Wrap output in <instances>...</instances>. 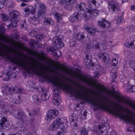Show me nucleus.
I'll use <instances>...</instances> for the list:
<instances>
[{"instance_id":"1","label":"nucleus","mask_w":135,"mask_h":135,"mask_svg":"<svg viewBox=\"0 0 135 135\" xmlns=\"http://www.w3.org/2000/svg\"><path fill=\"white\" fill-rule=\"evenodd\" d=\"M62 118L55 119L49 127L52 131H56L57 135H64L66 132L67 127L65 126L64 122Z\"/></svg>"},{"instance_id":"2","label":"nucleus","mask_w":135,"mask_h":135,"mask_svg":"<svg viewBox=\"0 0 135 135\" xmlns=\"http://www.w3.org/2000/svg\"><path fill=\"white\" fill-rule=\"evenodd\" d=\"M38 5V7H37L38 12L36 14H34L32 15V16L29 18L30 22L33 23L34 25L38 23L39 22L37 19L39 18L40 16H42L45 13L46 6L43 3L40 2L36 4V6Z\"/></svg>"},{"instance_id":"3","label":"nucleus","mask_w":135,"mask_h":135,"mask_svg":"<svg viewBox=\"0 0 135 135\" xmlns=\"http://www.w3.org/2000/svg\"><path fill=\"white\" fill-rule=\"evenodd\" d=\"M111 94L112 97L118 102L124 103L135 110V102L130 99H125L123 96L119 93L115 94L112 92Z\"/></svg>"},{"instance_id":"4","label":"nucleus","mask_w":135,"mask_h":135,"mask_svg":"<svg viewBox=\"0 0 135 135\" xmlns=\"http://www.w3.org/2000/svg\"><path fill=\"white\" fill-rule=\"evenodd\" d=\"M93 4V0H89V7L91 9L85 8L86 6L84 3H80V4L76 5V7L78 10L80 11L85 10V11L86 12V13H84L83 14H86V17H89V19L91 15H93V9L91 8Z\"/></svg>"},{"instance_id":"5","label":"nucleus","mask_w":135,"mask_h":135,"mask_svg":"<svg viewBox=\"0 0 135 135\" xmlns=\"http://www.w3.org/2000/svg\"><path fill=\"white\" fill-rule=\"evenodd\" d=\"M42 96L35 95L32 96V100L34 103L37 104H39L44 101H46L49 98V97L47 95L46 91L43 90L41 92Z\"/></svg>"},{"instance_id":"6","label":"nucleus","mask_w":135,"mask_h":135,"mask_svg":"<svg viewBox=\"0 0 135 135\" xmlns=\"http://www.w3.org/2000/svg\"><path fill=\"white\" fill-rule=\"evenodd\" d=\"M61 36H60L57 37H54L52 40V42L55 44V45L53 48H50L49 49V50L51 52H53L55 50L57 49H59L61 47H63L64 44L62 42V40L61 38Z\"/></svg>"},{"instance_id":"7","label":"nucleus","mask_w":135,"mask_h":135,"mask_svg":"<svg viewBox=\"0 0 135 135\" xmlns=\"http://www.w3.org/2000/svg\"><path fill=\"white\" fill-rule=\"evenodd\" d=\"M86 16V14L75 12L70 17V21L72 23L77 22L80 20L81 18L84 19L85 20H88L89 17Z\"/></svg>"},{"instance_id":"8","label":"nucleus","mask_w":135,"mask_h":135,"mask_svg":"<svg viewBox=\"0 0 135 135\" xmlns=\"http://www.w3.org/2000/svg\"><path fill=\"white\" fill-rule=\"evenodd\" d=\"M10 16V20L12 22L11 23L8 25V27H15L17 25V18L19 16L20 13L17 11H14L9 13Z\"/></svg>"},{"instance_id":"9","label":"nucleus","mask_w":135,"mask_h":135,"mask_svg":"<svg viewBox=\"0 0 135 135\" xmlns=\"http://www.w3.org/2000/svg\"><path fill=\"white\" fill-rule=\"evenodd\" d=\"M73 72L74 74L75 77L90 86H92L93 85V81L90 78L84 76L79 72L76 73L74 72Z\"/></svg>"},{"instance_id":"10","label":"nucleus","mask_w":135,"mask_h":135,"mask_svg":"<svg viewBox=\"0 0 135 135\" xmlns=\"http://www.w3.org/2000/svg\"><path fill=\"white\" fill-rule=\"evenodd\" d=\"M9 125V122L2 114V113L0 112V129L6 128Z\"/></svg>"},{"instance_id":"11","label":"nucleus","mask_w":135,"mask_h":135,"mask_svg":"<svg viewBox=\"0 0 135 135\" xmlns=\"http://www.w3.org/2000/svg\"><path fill=\"white\" fill-rule=\"evenodd\" d=\"M59 114L58 111L55 109H52L49 110L47 113L45 119L47 121L50 122Z\"/></svg>"},{"instance_id":"12","label":"nucleus","mask_w":135,"mask_h":135,"mask_svg":"<svg viewBox=\"0 0 135 135\" xmlns=\"http://www.w3.org/2000/svg\"><path fill=\"white\" fill-rule=\"evenodd\" d=\"M54 93V98L52 100L53 103L56 106L59 105L61 102L60 97L58 94V90L55 89Z\"/></svg>"},{"instance_id":"13","label":"nucleus","mask_w":135,"mask_h":135,"mask_svg":"<svg viewBox=\"0 0 135 135\" xmlns=\"http://www.w3.org/2000/svg\"><path fill=\"white\" fill-rule=\"evenodd\" d=\"M109 6L114 13H117L119 11L120 9L119 4L115 1L111 2Z\"/></svg>"},{"instance_id":"14","label":"nucleus","mask_w":135,"mask_h":135,"mask_svg":"<svg viewBox=\"0 0 135 135\" xmlns=\"http://www.w3.org/2000/svg\"><path fill=\"white\" fill-rule=\"evenodd\" d=\"M98 25L103 28H106L110 27V24L104 18H100L98 22Z\"/></svg>"},{"instance_id":"15","label":"nucleus","mask_w":135,"mask_h":135,"mask_svg":"<svg viewBox=\"0 0 135 135\" xmlns=\"http://www.w3.org/2000/svg\"><path fill=\"white\" fill-rule=\"evenodd\" d=\"M17 118L24 124L26 123V120L27 117L23 111H20L18 113Z\"/></svg>"},{"instance_id":"16","label":"nucleus","mask_w":135,"mask_h":135,"mask_svg":"<svg viewBox=\"0 0 135 135\" xmlns=\"http://www.w3.org/2000/svg\"><path fill=\"white\" fill-rule=\"evenodd\" d=\"M98 128L100 130L101 129L100 132L102 135H107L108 134V129H109V127H108L107 129H106V127L104 124H102V125H98Z\"/></svg>"},{"instance_id":"17","label":"nucleus","mask_w":135,"mask_h":135,"mask_svg":"<svg viewBox=\"0 0 135 135\" xmlns=\"http://www.w3.org/2000/svg\"><path fill=\"white\" fill-rule=\"evenodd\" d=\"M35 11V9L33 7L31 6H28L27 7L24 9V11L25 12V14L28 15L30 13H32L31 16L30 17L32 16V15L35 14V13H33ZM29 21L30 22V20H29Z\"/></svg>"},{"instance_id":"18","label":"nucleus","mask_w":135,"mask_h":135,"mask_svg":"<svg viewBox=\"0 0 135 135\" xmlns=\"http://www.w3.org/2000/svg\"><path fill=\"white\" fill-rule=\"evenodd\" d=\"M21 96L18 95L17 98L13 97V98H10L9 101L12 103L17 104L21 102Z\"/></svg>"},{"instance_id":"19","label":"nucleus","mask_w":135,"mask_h":135,"mask_svg":"<svg viewBox=\"0 0 135 135\" xmlns=\"http://www.w3.org/2000/svg\"><path fill=\"white\" fill-rule=\"evenodd\" d=\"M53 14L54 16V18L57 20L58 22L59 23L61 21L62 17L61 15L55 11L53 13Z\"/></svg>"},{"instance_id":"20","label":"nucleus","mask_w":135,"mask_h":135,"mask_svg":"<svg viewBox=\"0 0 135 135\" xmlns=\"http://www.w3.org/2000/svg\"><path fill=\"white\" fill-rule=\"evenodd\" d=\"M5 86L6 89L4 90V93H5V94L7 95V94L4 93V91L6 92V91L8 89V87L6 85H4V86ZM18 88H16V86L15 87H12L11 88H9L8 89V90L9 92L10 93H16L17 92V89H18Z\"/></svg>"},{"instance_id":"21","label":"nucleus","mask_w":135,"mask_h":135,"mask_svg":"<svg viewBox=\"0 0 135 135\" xmlns=\"http://www.w3.org/2000/svg\"><path fill=\"white\" fill-rule=\"evenodd\" d=\"M54 24L53 20L50 18L45 17L44 20V24L45 25H52Z\"/></svg>"},{"instance_id":"22","label":"nucleus","mask_w":135,"mask_h":135,"mask_svg":"<svg viewBox=\"0 0 135 135\" xmlns=\"http://www.w3.org/2000/svg\"><path fill=\"white\" fill-rule=\"evenodd\" d=\"M93 88L96 87L97 89L99 91H103V89L101 88L102 86L100 84L97 83L96 81L93 79Z\"/></svg>"},{"instance_id":"23","label":"nucleus","mask_w":135,"mask_h":135,"mask_svg":"<svg viewBox=\"0 0 135 135\" xmlns=\"http://www.w3.org/2000/svg\"><path fill=\"white\" fill-rule=\"evenodd\" d=\"M110 75L112 79V81L114 82L115 81L114 80L116 79L117 76V72L114 71V70H112L110 72Z\"/></svg>"},{"instance_id":"24","label":"nucleus","mask_w":135,"mask_h":135,"mask_svg":"<svg viewBox=\"0 0 135 135\" xmlns=\"http://www.w3.org/2000/svg\"><path fill=\"white\" fill-rule=\"evenodd\" d=\"M100 54H101V56L100 55L99 56V58L100 59L102 58H103V60L104 62H106L107 61V56L108 55V54H105L104 53H100Z\"/></svg>"},{"instance_id":"25","label":"nucleus","mask_w":135,"mask_h":135,"mask_svg":"<svg viewBox=\"0 0 135 135\" xmlns=\"http://www.w3.org/2000/svg\"><path fill=\"white\" fill-rule=\"evenodd\" d=\"M84 36L83 35H81L79 33L76 34L75 35V38L77 40L81 41L84 39Z\"/></svg>"},{"instance_id":"26","label":"nucleus","mask_w":135,"mask_h":135,"mask_svg":"<svg viewBox=\"0 0 135 135\" xmlns=\"http://www.w3.org/2000/svg\"><path fill=\"white\" fill-rule=\"evenodd\" d=\"M117 23L118 25H120L122 23H124L125 21L122 16L119 17L117 19Z\"/></svg>"},{"instance_id":"27","label":"nucleus","mask_w":135,"mask_h":135,"mask_svg":"<svg viewBox=\"0 0 135 135\" xmlns=\"http://www.w3.org/2000/svg\"><path fill=\"white\" fill-rule=\"evenodd\" d=\"M6 78L4 79L3 78V80L5 81H8L10 78H12V75L11 74L10 71L9 72H7L6 74Z\"/></svg>"},{"instance_id":"28","label":"nucleus","mask_w":135,"mask_h":135,"mask_svg":"<svg viewBox=\"0 0 135 135\" xmlns=\"http://www.w3.org/2000/svg\"><path fill=\"white\" fill-rule=\"evenodd\" d=\"M129 64L130 66L132 67L133 70L135 71V60H131L129 61Z\"/></svg>"},{"instance_id":"29","label":"nucleus","mask_w":135,"mask_h":135,"mask_svg":"<svg viewBox=\"0 0 135 135\" xmlns=\"http://www.w3.org/2000/svg\"><path fill=\"white\" fill-rule=\"evenodd\" d=\"M7 103L3 101H0V108L3 109L6 108L7 105Z\"/></svg>"},{"instance_id":"30","label":"nucleus","mask_w":135,"mask_h":135,"mask_svg":"<svg viewBox=\"0 0 135 135\" xmlns=\"http://www.w3.org/2000/svg\"><path fill=\"white\" fill-rule=\"evenodd\" d=\"M96 70L97 71L94 73V76L95 78H97L98 77L100 72H101V69L100 68H97Z\"/></svg>"},{"instance_id":"31","label":"nucleus","mask_w":135,"mask_h":135,"mask_svg":"<svg viewBox=\"0 0 135 135\" xmlns=\"http://www.w3.org/2000/svg\"><path fill=\"white\" fill-rule=\"evenodd\" d=\"M1 16L2 19L3 21H7L9 19V17L6 14L1 13Z\"/></svg>"},{"instance_id":"32","label":"nucleus","mask_w":135,"mask_h":135,"mask_svg":"<svg viewBox=\"0 0 135 135\" xmlns=\"http://www.w3.org/2000/svg\"><path fill=\"white\" fill-rule=\"evenodd\" d=\"M84 28L86 29L87 31L91 35H93V34L92 31H93V29L92 28H91L88 26H87L86 25H85L84 26Z\"/></svg>"},{"instance_id":"33","label":"nucleus","mask_w":135,"mask_h":135,"mask_svg":"<svg viewBox=\"0 0 135 135\" xmlns=\"http://www.w3.org/2000/svg\"><path fill=\"white\" fill-rule=\"evenodd\" d=\"M70 118H69L70 121L71 122V124H72V123L74 122L75 120L76 119V118L74 117V116H76V114L74 113L70 115Z\"/></svg>"},{"instance_id":"34","label":"nucleus","mask_w":135,"mask_h":135,"mask_svg":"<svg viewBox=\"0 0 135 135\" xmlns=\"http://www.w3.org/2000/svg\"><path fill=\"white\" fill-rule=\"evenodd\" d=\"M128 89L131 92H135V86L129 85L128 86Z\"/></svg>"},{"instance_id":"35","label":"nucleus","mask_w":135,"mask_h":135,"mask_svg":"<svg viewBox=\"0 0 135 135\" xmlns=\"http://www.w3.org/2000/svg\"><path fill=\"white\" fill-rule=\"evenodd\" d=\"M87 115V112L86 110H85L83 114H81L80 115V117L83 119H86V116Z\"/></svg>"},{"instance_id":"36","label":"nucleus","mask_w":135,"mask_h":135,"mask_svg":"<svg viewBox=\"0 0 135 135\" xmlns=\"http://www.w3.org/2000/svg\"><path fill=\"white\" fill-rule=\"evenodd\" d=\"M128 47L129 48H135V40L128 44Z\"/></svg>"},{"instance_id":"37","label":"nucleus","mask_w":135,"mask_h":135,"mask_svg":"<svg viewBox=\"0 0 135 135\" xmlns=\"http://www.w3.org/2000/svg\"><path fill=\"white\" fill-rule=\"evenodd\" d=\"M81 134L80 135H88V133L85 128H83L80 131Z\"/></svg>"},{"instance_id":"38","label":"nucleus","mask_w":135,"mask_h":135,"mask_svg":"<svg viewBox=\"0 0 135 135\" xmlns=\"http://www.w3.org/2000/svg\"><path fill=\"white\" fill-rule=\"evenodd\" d=\"M118 62V61L116 58H114L113 59L112 63V65L114 66H116Z\"/></svg>"},{"instance_id":"39","label":"nucleus","mask_w":135,"mask_h":135,"mask_svg":"<svg viewBox=\"0 0 135 135\" xmlns=\"http://www.w3.org/2000/svg\"><path fill=\"white\" fill-rule=\"evenodd\" d=\"M100 12L99 11L96 9H93V16H97Z\"/></svg>"},{"instance_id":"40","label":"nucleus","mask_w":135,"mask_h":135,"mask_svg":"<svg viewBox=\"0 0 135 135\" xmlns=\"http://www.w3.org/2000/svg\"><path fill=\"white\" fill-rule=\"evenodd\" d=\"M61 70L68 74H69L70 73L68 70L65 68H61Z\"/></svg>"},{"instance_id":"41","label":"nucleus","mask_w":135,"mask_h":135,"mask_svg":"<svg viewBox=\"0 0 135 135\" xmlns=\"http://www.w3.org/2000/svg\"><path fill=\"white\" fill-rule=\"evenodd\" d=\"M129 30L130 32L134 31H135V26L133 25L130 26L129 27Z\"/></svg>"},{"instance_id":"42","label":"nucleus","mask_w":135,"mask_h":135,"mask_svg":"<svg viewBox=\"0 0 135 135\" xmlns=\"http://www.w3.org/2000/svg\"><path fill=\"white\" fill-rule=\"evenodd\" d=\"M16 88H18L17 90L16 93H21L23 92V89L22 88H20L19 87H16Z\"/></svg>"},{"instance_id":"43","label":"nucleus","mask_w":135,"mask_h":135,"mask_svg":"<svg viewBox=\"0 0 135 135\" xmlns=\"http://www.w3.org/2000/svg\"><path fill=\"white\" fill-rule=\"evenodd\" d=\"M6 1V0H3L2 2H0V9L2 8L4 6V3Z\"/></svg>"},{"instance_id":"44","label":"nucleus","mask_w":135,"mask_h":135,"mask_svg":"<svg viewBox=\"0 0 135 135\" xmlns=\"http://www.w3.org/2000/svg\"><path fill=\"white\" fill-rule=\"evenodd\" d=\"M75 0H68L66 3V4L67 5L71 4L74 2Z\"/></svg>"},{"instance_id":"45","label":"nucleus","mask_w":135,"mask_h":135,"mask_svg":"<svg viewBox=\"0 0 135 135\" xmlns=\"http://www.w3.org/2000/svg\"><path fill=\"white\" fill-rule=\"evenodd\" d=\"M6 29L3 27H2L0 28V31L1 33L2 34H3L5 32Z\"/></svg>"},{"instance_id":"46","label":"nucleus","mask_w":135,"mask_h":135,"mask_svg":"<svg viewBox=\"0 0 135 135\" xmlns=\"http://www.w3.org/2000/svg\"><path fill=\"white\" fill-rule=\"evenodd\" d=\"M28 114L29 116H33L34 115H35L37 114L35 112L34 110L31 113L29 112L28 113Z\"/></svg>"},{"instance_id":"47","label":"nucleus","mask_w":135,"mask_h":135,"mask_svg":"<svg viewBox=\"0 0 135 135\" xmlns=\"http://www.w3.org/2000/svg\"><path fill=\"white\" fill-rule=\"evenodd\" d=\"M45 37V36L43 35H40L39 36V40L41 41L42 39Z\"/></svg>"},{"instance_id":"48","label":"nucleus","mask_w":135,"mask_h":135,"mask_svg":"<svg viewBox=\"0 0 135 135\" xmlns=\"http://www.w3.org/2000/svg\"><path fill=\"white\" fill-rule=\"evenodd\" d=\"M95 49H99L100 47L99 44L98 42H96L95 44Z\"/></svg>"},{"instance_id":"49","label":"nucleus","mask_w":135,"mask_h":135,"mask_svg":"<svg viewBox=\"0 0 135 135\" xmlns=\"http://www.w3.org/2000/svg\"><path fill=\"white\" fill-rule=\"evenodd\" d=\"M34 44H36V42L34 40H32L30 42V44L31 46H33Z\"/></svg>"},{"instance_id":"50","label":"nucleus","mask_w":135,"mask_h":135,"mask_svg":"<svg viewBox=\"0 0 135 135\" xmlns=\"http://www.w3.org/2000/svg\"><path fill=\"white\" fill-rule=\"evenodd\" d=\"M55 54L57 56H60L61 55V51L60 50H58L55 53Z\"/></svg>"},{"instance_id":"51","label":"nucleus","mask_w":135,"mask_h":135,"mask_svg":"<svg viewBox=\"0 0 135 135\" xmlns=\"http://www.w3.org/2000/svg\"><path fill=\"white\" fill-rule=\"evenodd\" d=\"M130 9L131 11H133L135 12V5L134 4L131 5L130 6Z\"/></svg>"},{"instance_id":"52","label":"nucleus","mask_w":135,"mask_h":135,"mask_svg":"<svg viewBox=\"0 0 135 135\" xmlns=\"http://www.w3.org/2000/svg\"><path fill=\"white\" fill-rule=\"evenodd\" d=\"M66 0H59V2L61 3L62 4H63L65 3L66 2Z\"/></svg>"},{"instance_id":"53","label":"nucleus","mask_w":135,"mask_h":135,"mask_svg":"<svg viewBox=\"0 0 135 135\" xmlns=\"http://www.w3.org/2000/svg\"><path fill=\"white\" fill-rule=\"evenodd\" d=\"M85 57L87 60H90V58L89 57V55L88 54H86L85 55Z\"/></svg>"},{"instance_id":"54","label":"nucleus","mask_w":135,"mask_h":135,"mask_svg":"<svg viewBox=\"0 0 135 135\" xmlns=\"http://www.w3.org/2000/svg\"><path fill=\"white\" fill-rule=\"evenodd\" d=\"M75 42H71L70 43V46H75Z\"/></svg>"},{"instance_id":"55","label":"nucleus","mask_w":135,"mask_h":135,"mask_svg":"<svg viewBox=\"0 0 135 135\" xmlns=\"http://www.w3.org/2000/svg\"><path fill=\"white\" fill-rule=\"evenodd\" d=\"M8 135H21V134L19 133H16L11 134Z\"/></svg>"},{"instance_id":"56","label":"nucleus","mask_w":135,"mask_h":135,"mask_svg":"<svg viewBox=\"0 0 135 135\" xmlns=\"http://www.w3.org/2000/svg\"><path fill=\"white\" fill-rule=\"evenodd\" d=\"M73 125L74 126V127L75 128V129H77V124L76 123H75L74 124H73Z\"/></svg>"},{"instance_id":"57","label":"nucleus","mask_w":135,"mask_h":135,"mask_svg":"<svg viewBox=\"0 0 135 135\" xmlns=\"http://www.w3.org/2000/svg\"><path fill=\"white\" fill-rule=\"evenodd\" d=\"M26 5H27L26 3H23V2L21 3V6L22 7L25 6H26Z\"/></svg>"},{"instance_id":"58","label":"nucleus","mask_w":135,"mask_h":135,"mask_svg":"<svg viewBox=\"0 0 135 135\" xmlns=\"http://www.w3.org/2000/svg\"><path fill=\"white\" fill-rule=\"evenodd\" d=\"M23 127V125H21L20 124H19V126H18V128H22Z\"/></svg>"},{"instance_id":"59","label":"nucleus","mask_w":135,"mask_h":135,"mask_svg":"<svg viewBox=\"0 0 135 135\" xmlns=\"http://www.w3.org/2000/svg\"><path fill=\"white\" fill-rule=\"evenodd\" d=\"M22 1L26 2H29V1H30L31 0H21Z\"/></svg>"},{"instance_id":"60","label":"nucleus","mask_w":135,"mask_h":135,"mask_svg":"<svg viewBox=\"0 0 135 135\" xmlns=\"http://www.w3.org/2000/svg\"><path fill=\"white\" fill-rule=\"evenodd\" d=\"M0 135H4V134L2 131H0Z\"/></svg>"},{"instance_id":"61","label":"nucleus","mask_w":135,"mask_h":135,"mask_svg":"<svg viewBox=\"0 0 135 135\" xmlns=\"http://www.w3.org/2000/svg\"><path fill=\"white\" fill-rule=\"evenodd\" d=\"M20 54L21 55V56L22 57H24L25 56V55L23 54L22 53H20Z\"/></svg>"},{"instance_id":"62","label":"nucleus","mask_w":135,"mask_h":135,"mask_svg":"<svg viewBox=\"0 0 135 135\" xmlns=\"http://www.w3.org/2000/svg\"><path fill=\"white\" fill-rule=\"evenodd\" d=\"M90 45H88L87 46V48L88 49H90Z\"/></svg>"},{"instance_id":"63","label":"nucleus","mask_w":135,"mask_h":135,"mask_svg":"<svg viewBox=\"0 0 135 135\" xmlns=\"http://www.w3.org/2000/svg\"><path fill=\"white\" fill-rule=\"evenodd\" d=\"M106 48V46L105 45H104V47H103V49L104 50H105Z\"/></svg>"},{"instance_id":"64","label":"nucleus","mask_w":135,"mask_h":135,"mask_svg":"<svg viewBox=\"0 0 135 135\" xmlns=\"http://www.w3.org/2000/svg\"><path fill=\"white\" fill-rule=\"evenodd\" d=\"M96 3V2L95 0H93V4L95 5V3Z\"/></svg>"}]
</instances>
